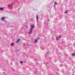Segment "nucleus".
<instances>
[{
	"mask_svg": "<svg viewBox=\"0 0 75 75\" xmlns=\"http://www.w3.org/2000/svg\"><path fill=\"white\" fill-rule=\"evenodd\" d=\"M16 54H17V53H16Z\"/></svg>",
	"mask_w": 75,
	"mask_h": 75,
	"instance_id": "nucleus-22",
	"label": "nucleus"
},
{
	"mask_svg": "<svg viewBox=\"0 0 75 75\" xmlns=\"http://www.w3.org/2000/svg\"><path fill=\"white\" fill-rule=\"evenodd\" d=\"M56 39L57 40H59V38H56Z\"/></svg>",
	"mask_w": 75,
	"mask_h": 75,
	"instance_id": "nucleus-11",
	"label": "nucleus"
},
{
	"mask_svg": "<svg viewBox=\"0 0 75 75\" xmlns=\"http://www.w3.org/2000/svg\"><path fill=\"white\" fill-rule=\"evenodd\" d=\"M54 7H55V5H54Z\"/></svg>",
	"mask_w": 75,
	"mask_h": 75,
	"instance_id": "nucleus-19",
	"label": "nucleus"
},
{
	"mask_svg": "<svg viewBox=\"0 0 75 75\" xmlns=\"http://www.w3.org/2000/svg\"><path fill=\"white\" fill-rule=\"evenodd\" d=\"M49 21H50V20L49 19Z\"/></svg>",
	"mask_w": 75,
	"mask_h": 75,
	"instance_id": "nucleus-21",
	"label": "nucleus"
},
{
	"mask_svg": "<svg viewBox=\"0 0 75 75\" xmlns=\"http://www.w3.org/2000/svg\"><path fill=\"white\" fill-rule=\"evenodd\" d=\"M60 67H63V64H60L59 65Z\"/></svg>",
	"mask_w": 75,
	"mask_h": 75,
	"instance_id": "nucleus-12",
	"label": "nucleus"
},
{
	"mask_svg": "<svg viewBox=\"0 0 75 75\" xmlns=\"http://www.w3.org/2000/svg\"><path fill=\"white\" fill-rule=\"evenodd\" d=\"M27 45V46H30V45Z\"/></svg>",
	"mask_w": 75,
	"mask_h": 75,
	"instance_id": "nucleus-17",
	"label": "nucleus"
},
{
	"mask_svg": "<svg viewBox=\"0 0 75 75\" xmlns=\"http://www.w3.org/2000/svg\"><path fill=\"white\" fill-rule=\"evenodd\" d=\"M5 18H6V17H2L1 18V21H4V22H5V23H6L7 21H6V20H5Z\"/></svg>",
	"mask_w": 75,
	"mask_h": 75,
	"instance_id": "nucleus-1",
	"label": "nucleus"
},
{
	"mask_svg": "<svg viewBox=\"0 0 75 75\" xmlns=\"http://www.w3.org/2000/svg\"><path fill=\"white\" fill-rule=\"evenodd\" d=\"M59 39H60L61 38V36H60L58 37Z\"/></svg>",
	"mask_w": 75,
	"mask_h": 75,
	"instance_id": "nucleus-13",
	"label": "nucleus"
},
{
	"mask_svg": "<svg viewBox=\"0 0 75 75\" xmlns=\"http://www.w3.org/2000/svg\"><path fill=\"white\" fill-rule=\"evenodd\" d=\"M10 5H8L7 6V7H10Z\"/></svg>",
	"mask_w": 75,
	"mask_h": 75,
	"instance_id": "nucleus-16",
	"label": "nucleus"
},
{
	"mask_svg": "<svg viewBox=\"0 0 75 75\" xmlns=\"http://www.w3.org/2000/svg\"><path fill=\"white\" fill-rule=\"evenodd\" d=\"M19 42V39H18L16 41V44H17L18 42Z\"/></svg>",
	"mask_w": 75,
	"mask_h": 75,
	"instance_id": "nucleus-7",
	"label": "nucleus"
},
{
	"mask_svg": "<svg viewBox=\"0 0 75 75\" xmlns=\"http://www.w3.org/2000/svg\"><path fill=\"white\" fill-rule=\"evenodd\" d=\"M33 29H30L29 30V34H31V33H32V32H33Z\"/></svg>",
	"mask_w": 75,
	"mask_h": 75,
	"instance_id": "nucleus-2",
	"label": "nucleus"
},
{
	"mask_svg": "<svg viewBox=\"0 0 75 75\" xmlns=\"http://www.w3.org/2000/svg\"><path fill=\"white\" fill-rule=\"evenodd\" d=\"M35 26L34 25H31V29H33V28H34Z\"/></svg>",
	"mask_w": 75,
	"mask_h": 75,
	"instance_id": "nucleus-6",
	"label": "nucleus"
},
{
	"mask_svg": "<svg viewBox=\"0 0 75 75\" xmlns=\"http://www.w3.org/2000/svg\"><path fill=\"white\" fill-rule=\"evenodd\" d=\"M14 42H12L10 44V45L11 47L14 46Z\"/></svg>",
	"mask_w": 75,
	"mask_h": 75,
	"instance_id": "nucleus-4",
	"label": "nucleus"
},
{
	"mask_svg": "<svg viewBox=\"0 0 75 75\" xmlns=\"http://www.w3.org/2000/svg\"><path fill=\"white\" fill-rule=\"evenodd\" d=\"M23 45H25V44H24V43H23Z\"/></svg>",
	"mask_w": 75,
	"mask_h": 75,
	"instance_id": "nucleus-18",
	"label": "nucleus"
},
{
	"mask_svg": "<svg viewBox=\"0 0 75 75\" xmlns=\"http://www.w3.org/2000/svg\"><path fill=\"white\" fill-rule=\"evenodd\" d=\"M19 41H20V39H19Z\"/></svg>",
	"mask_w": 75,
	"mask_h": 75,
	"instance_id": "nucleus-23",
	"label": "nucleus"
},
{
	"mask_svg": "<svg viewBox=\"0 0 75 75\" xmlns=\"http://www.w3.org/2000/svg\"><path fill=\"white\" fill-rule=\"evenodd\" d=\"M20 63L21 64H23V62L21 61L20 62Z\"/></svg>",
	"mask_w": 75,
	"mask_h": 75,
	"instance_id": "nucleus-14",
	"label": "nucleus"
},
{
	"mask_svg": "<svg viewBox=\"0 0 75 75\" xmlns=\"http://www.w3.org/2000/svg\"><path fill=\"white\" fill-rule=\"evenodd\" d=\"M36 20L37 22H38V15L36 16Z\"/></svg>",
	"mask_w": 75,
	"mask_h": 75,
	"instance_id": "nucleus-5",
	"label": "nucleus"
},
{
	"mask_svg": "<svg viewBox=\"0 0 75 75\" xmlns=\"http://www.w3.org/2000/svg\"><path fill=\"white\" fill-rule=\"evenodd\" d=\"M39 38H38L36 39V40H35L34 42V43H36L38 41V40H39Z\"/></svg>",
	"mask_w": 75,
	"mask_h": 75,
	"instance_id": "nucleus-3",
	"label": "nucleus"
},
{
	"mask_svg": "<svg viewBox=\"0 0 75 75\" xmlns=\"http://www.w3.org/2000/svg\"><path fill=\"white\" fill-rule=\"evenodd\" d=\"M67 13H68V11H67V10L66 11H65L64 13H65V14H67Z\"/></svg>",
	"mask_w": 75,
	"mask_h": 75,
	"instance_id": "nucleus-10",
	"label": "nucleus"
},
{
	"mask_svg": "<svg viewBox=\"0 0 75 75\" xmlns=\"http://www.w3.org/2000/svg\"><path fill=\"white\" fill-rule=\"evenodd\" d=\"M4 10V8H0V10H1V11H3Z\"/></svg>",
	"mask_w": 75,
	"mask_h": 75,
	"instance_id": "nucleus-8",
	"label": "nucleus"
},
{
	"mask_svg": "<svg viewBox=\"0 0 75 75\" xmlns=\"http://www.w3.org/2000/svg\"><path fill=\"white\" fill-rule=\"evenodd\" d=\"M54 4L55 5H57V3L55 2H54Z\"/></svg>",
	"mask_w": 75,
	"mask_h": 75,
	"instance_id": "nucleus-15",
	"label": "nucleus"
},
{
	"mask_svg": "<svg viewBox=\"0 0 75 75\" xmlns=\"http://www.w3.org/2000/svg\"><path fill=\"white\" fill-rule=\"evenodd\" d=\"M28 28V26H26V28Z\"/></svg>",
	"mask_w": 75,
	"mask_h": 75,
	"instance_id": "nucleus-20",
	"label": "nucleus"
},
{
	"mask_svg": "<svg viewBox=\"0 0 75 75\" xmlns=\"http://www.w3.org/2000/svg\"><path fill=\"white\" fill-rule=\"evenodd\" d=\"M74 55H75V53H73L72 54V56H74Z\"/></svg>",
	"mask_w": 75,
	"mask_h": 75,
	"instance_id": "nucleus-9",
	"label": "nucleus"
}]
</instances>
